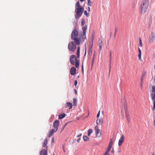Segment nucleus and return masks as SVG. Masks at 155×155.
I'll return each instance as SVG.
<instances>
[{"mask_svg": "<svg viewBox=\"0 0 155 155\" xmlns=\"http://www.w3.org/2000/svg\"><path fill=\"white\" fill-rule=\"evenodd\" d=\"M143 82H141L140 83V87H141V88H142V86L143 85Z\"/></svg>", "mask_w": 155, "mask_h": 155, "instance_id": "58836bf2", "label": "nucleus"}, {"mask_svg": "<svg viewBox=\"0 0 155 155\" xmlns=\"http://www.w3.org/2000/svg\"><path fill=\"white\" fill-rule=\"evenodd\" d=\"M152 155H154V153H153Z\"/></svg>", "mask_w": 155, "mask_h": 155, "instance_id": "5fc2aeb1", "label": "nucleus"}, {"mask_svg": "<svg viewBox=\"0 0 155 155\" xmlns=\"http://www.w3.org/2000/svg\"><path fill=\"white\" fill-rule=\"evenodd\" d=\"M151 95H152L153 94H155V87L154 86H152L151 89Z\"/></svg>", "mask_w": 155, "mask_h": 155, "instance_id": "a211bd4d", "label": "nucleus"}, {"mask_svg": "<svg viewBox=\"0 0 155 155\" xmlns=\"http://www.w3.org/2000/svg\"><path fill=\"white\" fill-rule=\"evenodd\" d=\"M85 24V21L84 19H82L81 22V24L82 26H84Z\"/></svg>", "mask_w": 155, "mask_h": 155, "instance_id": "7c9ffc66", "label": "nucleus"}, {"mask_svg": "<svg viewBox=\"0 0 155 155\" xmlns=\"http://www.w3.org/2000/svg\"><path fill=\"white\" fill-rule=\"evenodd\" d=\"M100 111H99L98 112V113H97V119L99 118V117L100 116Z\"/></svg>", "mask_w": 155, "mask_h": 155, "instance_id": "f704fd0d", "label": "nucleus"}, {"mask_svg": "<svg viewBox=\"0 0 155 155\" xmlns=\"http://www.w3.org/2000/svg\"><path fill=\"white\" fill-rule=\"evenodd\" d=\"M63 151L64 152H65V151L64 149V147H63Z\"/></svg>", "mask_w": 155, "mask_h": 155, "instance_id": "49530a36", "label": "nucleus"}, {"mask_svg": "<svg viewBox=\"0 0 155 155\" xmlns=\"http://www.w3.org/2000/svg\"><path fill=\"white\" fill-rule=\"evenodd\" d=\"M81 135H82V134H80L78 135L77 136V137H81Z\"/></svg>", "mask_w": 155, "mask_h": 155, "instance_id": "c03bdc74", "label": "nucleus"}, {"mask_svg": "<svg viewBox=\"0 0 155 155\" xmlns=\"http://www.w3.org/2000/svg\"><path fill=\"white\" fill-rule=\"evenodd\" d=\"M57 131L55 129H52L49 132V134H48V137H51L53 134L56 132Z\"/></svg>", "mask_w": 155, "mask_h": 155, "instance_id": "4468645a", "label": "nucleus"}, {"mask_svg": "<svg viewBox=\"0 0 155 155\" xmlns=\"http://www.w3.org/2000/svg\"><path fill=\"white\" fill-rule=\"evenodd\" d=\"M151 98L152 100H155V94H153L152 95H151Z\"/></svg>", "mask_w": 155, "mask_h": 155, "instance_id": "c756f323", "label": "nucleus"}, {"mask_svg": "<svg viewBox=\"0 0 155 155\" xmlns=\"http://www.w3.org/2000/svg\"><path fill=\"white\" fill-rule=\"evenodd\" d=\"M71 38L74 40L76 45H79L80 44L81 39L78 38V32L76 29L74 30L72 32Z\"/></svg>", "mask_w": 155, "mask_h": 155, "instance_id": "f03ea898", "label": "nucleus"}, {"mask_svg": "<svg viewBox=\"0 0 155 155\" xmlns=\"http://www.w3.org/2000/svg\"><path fill=\"white\" fill-rule=\"evenodd\" d=\"M80 47H78V49L77 50V56L78 58H79L80 57Z\"/></svg>", "mask_w": 155, "mask_h": 155, "instance_id": "aec40b11", "label": "nucleus"}, {"mask_svg": "<svg viewBox=\"0 0 155 155\" xmlns=\"http://www.w3.org/2000/svg\"><path fill=\"white\" fill-rule=\"evenodd\" d=\"M52 155H55V154H53Z\"/></svg>", "mask_w": 155, "mask_h": 155, "instance_id": "6e6d98bb", "label": "nucleus"}, {"mask_svg": "<svg viewBox=\"0 0 155 155\" xmlns=\"http://www.w3.org/2000/svg\"><path fill=\"white\" fill-rule=\"evenodd\" d=\"M96 123L97 125H101L103 123V119L101 118L97 119L96 121Z\"/></svg>", "mask_w": 155, "mask_h": 155, "instance_id": "9d476101", "label": "nucleus"}, {"mask_svg": "<svg viewBox=\"0 0 155 155\" xmlns=\"http://www.w3.org/2000/svg\"><path fill=\"white\" fill-rule=\"evenodd\" d=\"M68 47L69 50L74 51L75 50L76 48V46L72 41L70 42L68 44Z\"/></svg>", "mask_w": 155, "mask_h": 155, "instance_id": "39448f33", "label": "nucleus"}, {"mask_svg": "<svg viewBox=\"0 0 155 155\" xmlns=\"http://www.w3.org/2000/svg\"><path fill=\"white\" fill-rule=\"evenodd\" d=\"M89 138L87 136H83V140L85 141H87L88 140Z\"/></svg>", "mask_w": 155, "mask_h": 155, "instance_id": "393cba45", "label": "nucleus"}, {"mask_svg": "<svg viewBox=\"0 0 155 155\" xmlns=\"http://www.w3.org/2000/svg\"><path fill=\"white\" fill-rule=\"evenodd\" d=\"M85 0H80V1L81 2H83V1H84Z\"/></svg>", "mask_w": 155, "mask_h": 155, "instance_id": "3c124183", "label": "nucleus"}, {"mask_svg": "<svg viewBox=\"0 0 155 155\" xmlns=\"http://www.w3.org/2000/svg\"><path fill=\"white\" fill-rule=\"evenodd\" d=\"M84 13L87 17H88L89 16V13H87L86 10H85L84 11Z\"/></svg>", "mask_w": 155, "mask_h": 155, "instance_id": "a878e982", "label": "nucleus"}, {"mask_svg": "<svg viewBox=\"0 0 155 155\" xmlns=\"http://www.w3.org/2000/svg\"><path fill=\"white\" fill-rule=\"evenodd\" d=\"M109 152V151L107 150L103 155H110Z\"/></svg>", "mask_w": 155, "mask_h": 155, "instance_id": "c85d7f7f", "label": "nucleus"}, {"mask_svg": "<svg viewBox=\"0 0 155 155\" xmlns=\"http://www.w3.org/2000/svg\"><path fill=\"white\" fill-rule=\"evenodd\" d=\"M138 57H139V59L140 60L141 58V53H139Z\"/></svg>", "mask_w": 155, "mask_h": 155, "instance_id": "c9c22d12", "label": "nucleus"}, {"mask_svg": "<svg viewBox=\"0 0 155 155\" xmlns=\"http://www.w3.org/2000/svg\"><path fill=\"white\" fill-rule=\"evenodd\" d=\"M82 71L83 74L84 73V68H83V64H82Z\"/></svg>", "mask_w": 155, "mask_h": 155, "instance_id": "4c0bfd02", "label": "nucleus"}, {"mask_svg": "<svg viewBox=\"0 0 155 155\" xmlns=\"http://www.w3.org/2000/svg\"><path fill=\"white\" fill-rule=\"evenodd\" d=\"M113 144V140L112 139H110L109 141V142L108 145L112 146Z\"/></svg>", "mask_w": 155, "mask_h": 155, "instance_id": "bb28decb", "label": "nucleus"}, {"mask_svg": "<svg viewBox=\"0 0 155 155\" xmlns=\"http://www.w3.org/2000/svg\"><path fill=\"white\" fill-rule=\"evenodd\" d=\"M78 84V82L77 80H75L74 82V85L75 86H76Z\"/></svg>", "mask_w": 155, "mask_h": 155, "instance_id": "e433bc0d", "label": "nucleus"}, {"mask_svg": "<svg viewBox=\"0 0 155 155\" xmlns=\"http://www.w3.org/2000/svg\"><path fill=\"white\" fill-rule=\"evenodd\" d=\"M155 110V100L153 101V110L154 111Z\"/></svg>", "mask_w": 155, "mask_h": 155, "instance_id": "72a5a7b5", "label": "nucleus"}, {"mask_svg": "<svg viewBox=\"0 0 155 155\" xmlns=\"http://www.w3.org/2000/svg\"><path fill=\"white\" fill-rule=\"evenodd\" d=\"M93 131L92 129H90L88 130L87 131V135L89 136H90L91 134L93 132Z\"/></svg>", "mask_w": 155, "mask_h": 155, "instance_id": "5701e85b", "label": "nucleus"}, {"mask_svg": "<svg viewBox=\"0 0 155 155\" xmlns=\"http://www.w3.org/2000/svg\"><path fill=\"white\" fill-rule=\"evenodd\" d=\"M66 126V125H65L64 126V127H65Z\"/></svg>", "mask_w": 155, "mask_h": 155, "instance_id": "864d4df0", "label": "nucleus"}, {"mask_svg": "<svg viewBox=\"0 0 155 155\" xmlns=\"http://www.w3.org/2000/svg\"><path fill=\"white\" fill-rule=\"evenodd\" d=\"M76 73V69L74 67H72L70 70V73L72 75H74Z\"/></svg>", "mask_w": 155, "mask_h": 155, "instance_id": "9b49d317", "label": "nucleus"}, {"mask_svg": "<svg viewBox=\"0 0 155 155\" xmlns=\"http://www.w3.org/2000/svg\"><path fill=\"white\" fill-rule=\"evenodd\" d=\"M81 139V138H79L77 140V142H78V143H79V142H80V140Z\"/></svg>", "mask_w": 155, "mask_h": 155, "instance_id": "ea45409f", "label": "nucleus"}, {"mask_svg": "<svg viewBox=\"0 0 155 155\" xmlns=\"http://www.w3.org/2000/svg\"><path fill=\"white\" fill-rule=\"evenodd\" d=\"M90 7H88V12H89V11H90Z\"/></svg>", "mask_w": 155, "mask_h": 155, "instance_id": "de8ad7c7", "label": "nucleus"}, {"mask_svg": "<svg viewBox=\"0 0 155 155\" xmlns=\"http://www.w3.org/2000/svg\"><path fill=\"white\" fill-rule=\"evenodd\" d=\"M87 29V27L86 25H84L82 27V29L83 31V36L84 37V38H83V39L84 40V39H86V30Z\"/></svg>", "mask_w": 155, "mask_h": 155, "instance_id": "1a4fd4ad", "label": "nucleus"}, {"mask_svg": "<svg viewBox=\"0 0 155 155\" xmlns=\"http://www.w3.org/2000/svg\"><path fill=\"white\" fill-rule=\"evenodd\" d=\"M112 146L108 145V149L107 150L110 151L111 148Z\"/></svg>", "mask_w": 155, "mask_h": 155, "instance_id": "473e14b6", "label": "nucleus"}, {"mask_svg": "<svg viewBox=\"0 0 155 155\" xmlns=\"http://www.w3.org/2000/svg\"><path fill=\"white\" fill-rule=\"evenodd\" d=\"M77 99L76 98H74L73 100V104L74 106H76L77 105Z\"/></svg>", "mask_w": 155, "mask_h": 155, "instance_id": "4be33fe9", "label": "nucleus"}, {"mask_svg": "<svg viewBox=\"0 0 155 155\" xmlns=\"http://www.w3.org/2000/svg\"><path fill=\"white\" fill-rule=\"evenodd\" d=\"M98 44L99 46V51H100L102 49V47L103 46L102 42L101 40H99L98 41Z\"/></svg>", "mask_w": 155, "mask_h": 155, "instance_id": "dca6fc26", "label": "nucleus"}, {"mask_svg": "<svg viewBox=\"0 0 155 155\" xmlns=\"http://www.w3.org/2000/svg\"><path fill=\"white\" fill-rule=\"evenodd\" d=\"M149 0H143L141 6V14H144L147 11L148 7Z\"/></svg>", "mask_w": 155, "mask_h": 155, "instance_id": "7ed1b4c3", "label": "nucleus"}, {"mask_svg": "<svg viewBox=\"0 0 155 155\" xmlns=\"http://www.w3.org/2000/svg\"><path fill=\"white\" fill-rule=\"evenodd\" d=\"M60 122L58 120H55L53 123V127L54 128V129H56V130H57L58 129V127L59 125Z\"/></svg>", "mask_w": 155, "mask_h": 155, "instance_id": "0eeeda50", "label": "nucleus"}, {"mask_svg": "<svg viewBox=\"0 0 155 155\" xmlns=\"http://www.w3.org/2000/svg\"><path fill=\"white\" fill-rule=\"evenodd\" d=\"M65 107L68 108L70 109H71L72 107V104L70 102L67 103L65 104Z\"/></svg>", "mask_w": 155, "mask_h": 155, "instance_id": "2eb2a0df", "label": "nucleus"}, {"mask_svg": "<svg viewBox=\"0 0 155 155\" xmlns=\"http://www.w3.org/2000/svg\"><path fill=\"white\" fill-rule=\"evenodd\" d=\"M124 136L123 135H122L119 140L118 145L119 146H120L122 145V143L124 142Z\"/></svg>", "mask_w": 155, "mask_h": 155, "instance_id": "ddd939ff", "label": "nucleus"}, {"mask_svg": "<svg viewBox=\"0 0 155 155\" xmlns=\"http://www.w3.org/2000/svg\"><path fill=\"white\" fill-rule=\"evenodd\" d=\"M145 75L144 74H142V77H143Z\"/></svg>", "mask_w": 155, "mask_h": 155, "instance_id": "603ef678", "label": "nucleus"}, {"mask_svg": "<svg viewBox=\"0 0 155 155\" xmlns=\"http://www.w3.org/2000/svg\"><path fill=\"white\" fill-rule=\"evenodd\" d=\"M139 46L140 47L142 46V40L140 38H139Z\"/></svg>", "mask_w": 155, "mask_h": 155, "instance_id": "2f4dec72", "label": "nucleus"}, {"mask_svg": "<svg viewBox=\"0 0 155 155\" xmlns=\"http://www.w3.org/2000/svg\"><path fill=\"white\" fill-rule=\"evenodd\" d=\"M138 52L139 53H141V50L139 48H138Z\"/></svg>", "mask_w": 155, "mask_h": 155, "instance_id": "a19ab883", "label": "nucleus"}, {"mask_svg": "<svg viewBox=\"0 0 155 155\" xmlns=\"http://www.w3.org/2000/svg\"><path fill=\"white\" fill-rule=\"evenodd\" d=\"M114 150H111V152H112V153H114Z\"/></svg>", "mask_w": 155, "mask_h": 155, "instance_id": "09e8293b", "label": "nucleus"}, {"mask_svg": "<svg viewBox=\"0 0 155 155\" xmlns=\"http://www.w3.org/2000/svg\"><path fill=\"white\" fill-rule=\"evenodd\" d=\"M94 38H92L91 39V41L89 43V47L90 48H91L92 47L93 45V40Z\"/></svg>", "mask_w": 155, "mask_h": 155, "instance_id": "b1692460", "label": "nucleus"}, {"mask_svg": "<svg viewBox=\"0 0 155 155\" xmlns=\"http://www.w3.org/2000/svg\"><path fill=\"white\" fill-rule=\"evenodd\" d=\"M92 2L91 0H87V5H88L91 6Z\"/></svg>", "mask_w": 155, "mask_h": 155, "instance_id": "cd10ccee", "label": "nucleus"}, {"mask_svg": "<svg viewBox=\"0 0 155 155\" xmlns=\"http://www.w3.org/2000/svg\"><path fill=\"white\" fill-rule=\"evenodd\" d=\"M143 78L142 77L141 78V79H140L141 82H143Z\"/></svg>", "mask_w": 155, "mask_h": 155, "instance_id": "37998d69", "label": "nucleus"}, {"mask_svg": "<svg viewBox=\"0 0 155 155\" xmlns=\"http://www.w3.org/2000/svg\"><path fill=\"white\" fill-rule=\"evenodd\" d=\"M65 115L66 114L64 113L61 114L59 116L58 119H61L64 117L65 116Z\"/></svg>", "mask_w": 155, "mask_h": 155, "instance_id": "412c9836", "label": "nucleus"}, {"mask_svg": "<svg viewBox=\"0 0 155 155\" xmlns=\"http://www.w3.org/2000/svg\"><path fill=\"white\" fill-rule=\"evenodd\" d=\"M124 109L125 110V116L127 119V120L128 122L130 121V120L129 119V114L128 111L127 110V107H125L124 108Z\"/></svg>", "mask_w": 155, "mask_h": 155, "instance_id": "f8f14e48", "label": "nucleus"}, {"mask_svg": "<svg viewBox=\"0 0 155 155\" xmlns=\"http://www.w3.org/2000/svg\"><path fill=\"white\" fill-rule=\"evenodd\" d=\"M48 143V139L47 138H45V140L44 141L43 144V147H46L47 146V144Z\"/></svg>", "mask_w": 155, "mask_h": 155, "instance_id": "6ab92c4d", "label": "nucleus"}, {"mask_svg": "<svg viewBox=\"0 0 155 155\" xmlns=\"http://www.w3.org/2000/svg\"><path fill=\"white\" fill-rule=\"evenodd\" d=\"M116 32H117V30H115V35L116 34Z\"/></svg>", "mask_w": 155, "mask_h": 155, "instance_id": "8fccbe9b", "label": "nucleus"}, {"mask_svg": "<svg viewBox=\"0 0 155 155\" xmlns=\"http://www.w3.org/2000/svg\"><path fill=\"white\" fill-rule=\"evenodd\" d=\"M74 91L75 92V94H77V91L76 89H74Z\"/></svg>", "mask_w": 155, "mask_h": 155, "instance_id": "79ce46f5", "label": "nucleus"}, {"mask_svg": "<svg viewBox=\"0 0 155 155\" xmlns=\"http://www.w3.org/2000/svg\"><path fill=\"white\" fill-rule=\"evenodd\" d=\"M52 142H54V138L53 137L52 139Z\"/></svg>", "mask_w": 155, "mask_h": 155, "instance_id": "a18cd8bd", "label": "nucleus"}, {"mask_svg": "<svg viewBox=\"0 0 155 155\" xmlns=\"http://www.w3.org/2000/svg\"><path fill=\"white\" fill-rule=\"evenodd\" d=\"M84 8L81 6L79 1L77 2L75 6V12L76 13L75 18H76L80 17L84 11Z\"/></svg>", "mask_w": 155, "mask_h": 155, "instance_id": "f257e3e1", "label": "nucleus"}, {"mask_svg": "<svg viewBox=\"0 0 155 155\" xmlns=\"http://www.w3.org/2000/svg\"><path fill=\"white\" fill-rule=\"evenodd\" d=\"M70 61L71 64L73 65H75L76 68H78L79 67V60H78L76 56L74 55H72L71 56Z\"/></svg>", "mask_w": 155, "mask_h": 155, "instance_id": "20e7f679", "label": "nucleus"}, {"mask_svg": "<svg viewBox=\"0 0 155 155\" xmlns=\"http://www.w3.org/2000/svg\"><path fill=\"white\" fill-rule=\"evenodd\" d=\"M111 52H110V64H109V75H110V69L111 68Z\"/></svg>", "mask_w": 155, "mask_h": 155, "instance_id": "f3484780", "label": "nucleus"}, {"mask_svg": "<svg viewBox=\"0 0 155 155\" xmlns=\"http://www.w3.org/2000/svg\"><path fill=\"white\" fill-rule=\"evenodd\" d=\"M96 135L97 137H100L101 136V132L100 129H98V127L96 126L95 127Z\"/></svg>", "mask_w": 155, "mask_h": 155, "instance_id": "423d86ee", "label": "nucleus"}, {"mask_svg": "<svg viewBox=\"0 0 155 155\" xmlns=\"http://www.w3.org/2000/svg\"><path fill=\"white\" fill-rule=\"evenodd\" d=\"M48 147L46 146L45 149L41 150L40 152V155H47Z\"/></svg>", "mask_w": 155, "mask_h": 155, "instance_id": "6e6552de", "label": "nucleus"}]
</instances>
